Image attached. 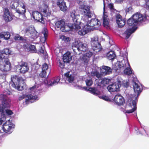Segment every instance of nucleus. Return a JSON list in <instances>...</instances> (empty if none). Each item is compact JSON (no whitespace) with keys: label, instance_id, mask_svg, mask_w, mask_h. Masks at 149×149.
Masks as SVG:
<instances>
[{"label":"nucleus","instance_id":"36","mask_svg":"<svg viewBox=\"0 0 149 149\" xmlns=\"http://www.w3.org/2000/svg\"><path fill=\"white\" fill-rule=\"evenodd\" d=\"M116 56L115 52L112 51H111L107 53L106 57L109 60H113Z\"/></svg>","mask_w":149,"mask_h":149},{"label":"nucleus","instance_id":"14","mask_svg":"<svg viewBox=\"0 0 149 149\" xmlns=\"http://www.w3.org/2000/svg\"><path fill=\"white\" fill-rule=\"evenodd\" d=\"M24 98H25V103L28 104L29 102H33L38 100L39 99L37 96L29 94L28 95H23L19 97V100H21Z\"/></svg>","mask_w":149,"mask_h":149},{"label":"nucleus","instance_id":"57","mask_svg":"<svg viewBox=\"0 0 149 149\" xmlns=\"http://www.w3.org/2000/svg\"><path fill=\"white\" fill-rule=\"evenodd\" d=\"M134 1V4H135V2H136V1Z\"/></svg>","mask_w":149,"mask_h":149},{"label":"nucleus","instance_id":"17","mask_svg":"<svg viewBox=\"0 0 149 149\" xmlns=\"http://www.w3.org/2000/svg\"><path fill=\"white\" fill-rule=\"evenodd\" d=\"M31 14V17L34 19L41 23L44 24L45 21L43 18L42 14L37 11H35L32 12Z\"/></svg>","mask_w":149,"mask_h":149},{"label":"nucleus","instance_id":"28","mask_svg":"<svg viewBox=\"0 0 149 149\" xmlns=\"http://www.w3.org/2000/svg\"><path fill=\"white\" fill-rule=\"evenodd\" d=\"M116 20L117 24L120 27H123L125 24V20L122 19V16L119 14L116 15Z\"/></svg>","mask_w":149,"mask_h":149},{"label":"nucleus","instance_id":"37","mask_svg":"<svg viewBox=\"0 0 149 149\" xmlns=\"http://www.w3.org/2000/svg\"><path fill=\"white\" fill-rule=\"evenodd\" d=\"M47 30L45 28H44L43 29V31H42V33L43 35V37H41L40 39V41L42 43H44L47 37Z\"/></svg>","mask_w":149,"mask_h":149},{"label":"nucleus","instance_id":"15","mask_svg":"<svg viewBox=\"0 0 149 149\" xmlns=\"http://www.w3.org/2000/svg\"><path fill=\"white\" fill-rule=\"evenodd\" d=\"M21 78L19 77L16 75H12L11 77V82L10 84L13 88L17 89L18 90H21L20 86L18 85V83L20 81Z\"/></svg>","mask_w":149,"mask_h":149},{"label":"nucleus","instance_id":"26","mask_svg":"<svg viewBox=\"0 0 149 149\" xmlns=\"http://www.w3.org/2000/svg\"><path fill=\"white\" fill-rule=\"evenodd\" d=\"M93 54V53L90 51L84 54L83 56L81 58V60L87 65L89 61V59Z\"/></svg>","mask_w":149,"mask_h":149},{"label":"nucleus","instance_id":"58","mask_svg":"<svg viewBox=\"0 0 149 149\" xmlns=\"http://www.w3.org/2000/svg\"><path fill=\"white\" fill-rule=\"evenodd\" d=\"M135 130H138V128L136 127V128H135Z\"/></svg>","mask_w":149,"mask_h":149},{"label":"nucleus","instance_id":"54","mask_svg":"<svg viewBox=\"0 0 149 149\" xmlns=\"http://www.w3.org/2000/svg\"><path fill=\"white\" fill-rule=\"evenodd\" d=\"M40 53L43 54L44 53L45 49L44 47H41L40 50Z\"/></svg>","mask_w":149,"mask_h":149},{"label":"nucleus","instance_id":"49","mask_svg":"<svg viewBox=\"0 0 149 149\" xmlns=\"http://www.w3.org/2000/svg\"><path fill=\"white\" fill-rule=\"evenodd\" d=\"M108 7L110 8V10L114 12L115 11V10L113 8V4L112 3H110L108 4Z\"/></svg>","mask_w":149,"mask_h":149},{"label":"nucleus","instance_id":"5","mask_svg":"<svg viewBox=\"0 0 149 149\" xmlns=\"http://www.w3.org/2000/svg\"><path fill=\"white\" fill-rule=\"evenodd\" d=\"M10 92L8 91H5L0 94V100L1 101L2 104L0 105V112L3 113L4 110L3 107L6 108L10 107V100L8 95L10 94Z\"/></svg>","mask_w":149,"mask_h":149},{"label":"nucleus","instance_id":"25","mask_svg":"<svg viewBox=\"0 0 149 149\" xmlns=\"http://www.w3.org/2000/svg\"><path fill=\"white\" fill-rule=\"evenodd\" d=\"M16 10L17 12L19 14L22 15L25 13L26 9L24 3L23 1L22 2H20V4L18 5V7Z\"/></svg>","mask_w":149,"mask_h":149},{"label":"nucleus","instance_id":"44","mask_svg":"<svg viewBox=\"0 0 149 149\" xmlns=\"http://www.w3.org/2000/svg\"><path fill=\"white\" fill-rule=\"evenodd\" d=\"M60 38L65 42H68L70 41L69 37L65 36L64 35L60 36Z\"/></svg>","mask_w":149,"mask_h":149},{"label":"nucleus","instance_id":"41","mask_svg":"<svg viewBox=\"0 0 149 149\" xmlns=\"http://www.w3.org/2000/svg\"><path fill=\"white\" fill-rule=\"evenodd\" d=\"M3 109H4V116L6 117V115H11L13 114V112L10 110L9 109H5L6 108L4 107H3Z\"/></svg>","mask_w":149,"mask_h":149},{"label":"nucleus","instance_id":"48","mask_svg":"<svg viewBox=\"0 0 149 149\" xmlns=\"http://www.w3.org/2000/svg\"><path fill=\"white\" fill-rule=\"evenodd\" d=\"M125 10L126 13L131 11L132 10V8L131 6L130 5L127 6L126 8H125Z\"/></svg>","mask_w":149,"mask_h":149},{"label":"nucleus","instance_id":"38","mask_svg":"<svg viewBox=\"0 0 149 149\" xmlns=\"http://www.w3.org/2000/svg\"><path fill=\"white\" fill-rule=\"evenodd\" d=\"M70 73L69 72L66 73L65 74V76L67 81L69 82H72L74 80V77L72 75L70 74Z\"/></svg>","mask_w":149,"mask_h":149},{"label":"nucleus","instance_id":"27","mask_svg":"<svg viewBox=\"0 0 149 149\" xmlns=\"http://www.w3.org/2000/svg\"><path fill=\"white\" fill-rule=\"evenodd\" d=\"M100 72L102 75L109 74L112 72V69L110 67L103 66L100 68Z\"/></svg>","mask_w":149,"mask_h":149},{"label":"nucleus","instance_id":"31","mask_svg":"<svg viewBox=\"0 0 149 149\" xmlns=\"http://www.w3.org/2000/svg\"><path fill=\"white\" fill-rule=\"evenodd\" d=\"M41 10L43 15L45 17H48L51 15V12L47 4L44 5L43 8Z\"/></svg>","mask_w":149,"mask_h":149},{"label":"nucleus","instance_id":"51","mask_svg":"<svg viewBox=\"0 0 149 149\" xmlns=\"http://www.w3.org/2000/svg\"><path fill=\"white\" fill-rule=\"evenodd\" d=\"M129 84V82L127 81L124 80L123 84H121V85H123L125 87H127L128 86Z\"/></svg>","mask_w":149,"mask_h":149},{"label":"nucleus","instance_id":"33","mask_svg":"<svg viewBox=\"0 0 149 149\" xmlns=\"http://www.w3.org/2000/svg\"><path fill=\"white\" fill-rule=\"evenodd\" d=\"M63 60L64 63H69L72 59V56L70 53L69 52L65 54L63 57Z\"/></svg>","mask_w":149,"mask_h":149},{"label":"nucleus","instance_id":"43","mask_svg":"<svg viewBox=\"0 0 149 149\" xmlns=\"http://www.w3.org/2000/svg\"><path fill=\"white\" fill-rule=\"evenodd\" d=\"M0 113L1 114V117L0 118V125H1L2 123L4 121L6 120V117L4 116V111L3 113L0 112Z\"/></svg>","mask_w":149,"mask_h":149},{"label":"nucleus","instance_id":"30","mask_svg":"<svg viewBox=\"0 0 149 149\" xmlns=\"http://www.w3.org/2000/svg\"><path fill=\"white\" fill-rule=\"evenodd\" d=\"M13 53V52L11 51L9 49H5L0 52V58H7V56H5V55L12 54Z\"/></svg>","mask_w":149,"mask_h":149},{"label":"nucleus","instance_id":"18","mask_svg":"<svg viewBox=\"0 0 149 149\" xmlns=\"http://www.w3.org/2000/svg\"><path fill=\"white\" fill-rule=\"evenodd\" d=\"M25 34L31 38L35 39L37 38L39 34L34 29L32 28H29L25 30Z\"/></svg>","mask_w":149,"mask_h":149},{"label":"nucleus","instance_id":"16","mask_svg":"<svg viewBox=\"0 0 149 149\" xmlns=\"http://www.w3.org/2000/svg\"><path fill=\"white\" fill-rule=\"evenodd\" d=\"M89 90L91 93L93 94L98 96V97L103 100L107 101H111L112 100V99L110 96H106L105 95H100V92L98 91L95 88H90Z\"/></svg>","mask_w":149,"mask_h":149},{"label":"nucleus","instance_id":"35","mask_svg":"<svg viewBox=\"0 0 149 149\" xmlns=\"http://www.w3.org/2000/svg\"><path fill=\"white\" fill-rule=\"evenodd\" d=\"M80 42V40H78L75 41L72 43V48L74 52H76V50L78 51L79 49L78 47H79Z\"/></svg>","mask_w":149,"mask_h":149},{"label":"nucleus","instance_id":"10","mask_svg":"<svg viewBox=\"0 0 149 149\" xmlns=\"http://www.w3.org/2000/svg\"><path fill=\"white\" fill-rule=\"evenodd\" d=\"M98 39L97 36H95L91 38L90 42L92 49L96 52H99L102 49L101 45L98 42Z\"/></svg>","mask_w":149,"mask_h":149},{"label":"nucleus","instance_id":"53","mask_svg":"<svg viewBox=\"0 0 149 149\" xmlns=\"http://www.w3.org/2000/svg\"><path fill=\"white\" fill-rule=\"evenodd\" d=\"M6 74H2L0 75V79H3V81L4 82L6 80Z\"/></svg>","mask_w":149,"mask_h":149},{"label":"nucleus","instance_id":"56","mask_svg":"<svg viewBox=\"0 0 149 149\" xmlns=\"http://www.w3.org/2000/svg\"><path fill=\"white\" fill-rule=\"evenodd\" d=\"M9 0H2L3 1H4L6 2H7Z\"/></svg>","mask_w":149,"mask_h":149},{"label":"nucleus","instance_id":"2","mask_svg":"<svg viewBox=\"0 0 149 149\" xmlns=\"http://www.w3.org/2000/svg\"><path fill=\"white\" fill-rule=\"evenodd\" d=\"M136 79L132 81L133 88L135 93L134 96L132 95L128 100L125 109L122 110L125 113H130L134 112L136 109V104L137 98L142 91V86L136 81Z\"/></svg>","mask_w":149,"mask_h":149},{"label":"nucleus","instance_id":"34","mask_svg":"<svg viewBox=\"0 0 149 149\" xmlns=\"http://www.w3.org/2000/svg\"><path fill=\"white\" fill-rule=\"evenodd\" d=\"M23 1L19 0H14L12 1L10 3V7L12 8L15 9L18 7V5L20 4V2Z\"/></svg>","mask_w":149,"mask_h":149},{"label":"nucleus","instance_id":"61","mask_svg":"<svg viewBox=\"0 0 149 149\" xmlns=\"http://www.w3.org/2000/svg\"><path fill=\"white\" fill-rule=\"evenodd\" d=\"M74 85V86L75 87V86H76V85Z\"/></svg>","mask_w":149,"mask_h":149},{"label":"nucleus","instance_id":"52","mask_svg":"<svg viewBox=\"0 0 149 149\" xmlns=\"http://www.w3.org/2000/svg\"><path fill=\"white\" fill-rule=\"evenodd\" d=\"M59 63V66L61 68H64L65 64L64 62L62 61L61 62L60 60H59L58 61Z\"/></svg>","mask_w":149,"mask_h":149},{"label":"nucleus","instance_id":"42","mask_svg":"<svg viewBox=\"0 0 149 149\" xmlns=\"http://www.w3.org/2000/svg\"><path fill=\"white\" fill-rule=\"evenodd\" d=\"M141 128L143 129V131L142 132H140V131H139V130L138 131V132L139 133H138V132H137V133L138 134H142L143 135H146V134L147 136H149V135L147 133V132H146V127L144 126H141Z\"/></svg>","mask_w":149,"mask_h":149},{"label":"nucleus","instance_id":"23","mask_svg":"<svg viewBox=\"0 0 149 149\" xmlns=\"http://www.w3.org/2000/svg\"><path fill=\"white\" fill-rule=\"evenodd\" d=\"M40 85L36 83L34 86L29 88L30 92L31 93V94L33 95H36V94H39L40 92Z\"/></svg>","mask_w":149,"mask_h":149},{"label":"nucleus","instance_id":"47","mask_svg":"<svg viewBox=\"0 0 149 149\" xmlns=\"http://www.w3.org/2000/svg\"><path fill=\"white\" fill-rule=\"evenodd\" d=\"M29 51L31 52H36V49L35 46L33 45H31L29 46Z\"/></svg>","mask_w":149,"mask_h":149},{"label":"nucleus","instance_id":"4","mask_svg":"<svg viewBox=\"0 0 149 149\" xmlns=\"http://www.w3.org/2000/svg\"><path fill=\"white\" fill-rule=\"evenodd\" d=\"M127 23L128 26V28L123 34V37L126 39L128 38L136 30L137 27L136 26L138 24L133 19L132 16L127 20Z\"/></svg>","mask_w":149,"mask_h":149},{"label":"nucleus","instance_id":"32","mask_svg":"<svg viewBox=\"0 0 149 149\" xmlns=\"http://www.w3.org/2000/svg\"><path fill=\"white\" fill-rule=\"evenodd\" d=\"M60 80V78L58 76L53 78L49 81V85L52 86L58 84Z\"/></svg>","mask_w":149,"mask_h":149},{"label":"nucleus","instance_id":"7","mask_svg":"<svg viewBox=\"0 0 149 149\" xmlns=\"http://www.w3.org/2000/svg\"><path fill=\"white\" fill-rule=\"evenodd\" d=\"M0 70L7 71L10 70L11 65L8 58H0Z\"/></svg>","mask_w":149,"mask_h":149},{"label":"nucleus","instance_id":"22","mask_svg":"<svg viewBox=\"0 0 149 149\" xmlns=\"http://www.w3.org/2000/svg\"><path fill=\"white\" fill-rule=\"evenodd\" d=\"M120 88V85H118V83L115 82L109 85L107 87V89L110 92L118 91Z\"/></svg>","mask_w":149,"mask_h":149},{"label":"nucleus","instance_id":"29","mask_svg":"<svg viewBox=\"0 0 149 149\" xmlns=\"http://www.w3.org/2000/svg\"><path fill=\"white\" fill-rule=\"evenodd\" d=\"M57 5L59 7L60 9L63 11L65 12L67 10V8L63 0H58Z\"/></svg>","mask_w":149,"mask_h":149},{"label":"nucleus","instance_id":"6","mask_svg":"<svg viewBox=\"0 0 149 149\" xmlns=\"http://www.w3.org/2000/svg\"><path fill=\"white\" fill-rule=\"evenodd\" d=\"M70 17L74 22V24H72L71 25L72 28L73 29H74L78 32L79 30H80V29H77L75 28L74 26L76 25H77L81 26L80 25L81 21H80L79 19L80 15H79L77 14L75 11H74L70 13Z\"/></svg>","mask_w":149,"mask_h":149},{"label":"nucleus","instance_id":"40","mask_svg":"<svg viewBox=\"0 0 149 149\" xmlns=\"http://www.w3.org/2000/svg\"><path fill=\"white\" fill-rule=\"evenodd\" d=\"M10 36V34L8 32H3L0 33V37L1 38H3L5 40L9 39Z\"/></svg>","mask_w":149,"mask_h":149},{"label":"nucleus","instance_id":"9","mask_svg":"<svg viewBox=\"0 0 149 149\" xmlns=\"http://www.w3.org/2000/svg\"><path fill=\"white\" fill-rule=\"evenodd\" d=\"M55 25L57 28H60L61 31L64 32H68L71 29H73L71 26L66 24L63 20L56 22Z\"/></svg>","mask_w":149,"mask_h":149},{"label":"nucleus","instance_id":"59","mask_svg":"<svg viewBox=\"0 0 149 149\" xmlns=\"http://www.w3.org/2000/svg\"><path fill=\"white\" fill-rule=\"evenodd\" d=\"M136 5L138 6V5H140V4L139 3L137 4H136Z\"/></svg>","mask_w":149,"mask_h":149},{"label":"nucleus","instance_id":"3","mask_svg":"<svg viewBox=\"0 0 149 149\" xmlns=\"http://www.w3.org/2000/svg\"><path fill=\"white\" fill-rule=\"evenodd\" d=\"M130 65L128 59L126 58L121 61H117L113 65L112 68L118 74L123 73L130 75L132 73V71L130 68Z\"/></svg>","mask_w":149,"mask_h":149},{"label":"nucleus","instance_id":"60","mask_svg":"<svg viewBox=\"0 0 149 149\" xmlns=\"http://www.w3.org/2000/svg\"><path fill=\"white\" fill-rule=\"evenodd\" d=\"M86 88V87H84V89H85V88Z\"/></svg>","mask_w":149,"mask_h":149},{"label":"nucleus","instance_id":"21","mask_svg":"<svg viewBox=\"0 0 149 149\" xmlns=\"http://www.w3.org/2000/svg\"><path fill=\"white\" fill-rule=\"evenodd\" d=\"M112 100L114 104L118 106L121 105L125 102L123 97L119 94L116 95L113 99Z\"/></svg>","mask_w":149,"mask_h":149},{"label":"nucleus","instance_id":"24","mask_svg":"<svg viewBox=\"0 0 149 149\" xmlns=\"http://www.w3.org/2000/svg\"><path fill=\"white\" fill-rule=\"evenodd\" d=\"M13 15L10 13L8 8H5V9L3 17L6 22L11 21L13 19Z\"/></svg>","mask_w":149,"mask_h":149},{"label":"nucleus","instance_id":"45","mask_svg":"<svg viewBox=\"0 0 149 149\" xmlns=\"http://www.w3.org/2000/svg\"><path fill=\"white\" fill-rule=\"evenodd\" d=\"M85 82L86 86H91L93 83V81L90 78L86 79L85 80Z\"/></svg>","mask_w":149,"mask_h":149},{"label":"nucleus","instance_id":"1","mask_svg":"<svg viewBox=\"0 0 149 149\" xmlns=\"http://www.w3.org/2000/svg\"><path fill=\"white\" fill-rule=\"evenodd\" d=\"M80 8L81 9V18L80 25H76L75 28L80 29L78 33L81 36H84L94 29L97 28L101 25L100 21L97 19H92L90 21L89 19L92 16V14L90 10V7L87 5H81Z\"/></svg>","mask_w":149,"mask_h":149},{"label":"nucleus","instance_id":"11","mask_svg":"<svg viewBox=\"0 0 149 149\" xmlns=\"http://www.w3.org/2000/svg\"><path fill=\"white\" fill-rule=\"evenodd\" d=\"M91 75L93 76H96L98 79H96L95 81L97 82H98V85H100V84L101 83L103 84L104 85H105V84H106L109 83L110 80L107 78H104L103 79H99L100 78L101 75L97 71H93L91 72Z\"/></svg>","mask_w":149,"mask_h":149},{"label":"nucleus","instance_id":"39","mask_svg":"<svg viewBox=\"0 0 149 149\" xmlns=\"http://www.w3.org/2000/svg\"><path fill=\"white\" fill-rule=\"evenodd\" d=\"M79 51H81L83 52L85 51L87 49V45L85 43H82L81 42L78 47Z\"/></svg>","mask_w":149,"mask_h":149},{"label":"nucleus","instance_id":"62","mask_svg":"<svg viewBox=\"0 0 149 149\" xmlns=\"http://www.w3.org/2000/svg\"><path fill=\"white\" fill-rule=\"evenodd\" d=\"M130 0V1H132V0Z\"/></svg>","mask_w":149,"mask_h":149},{"label":"nucleus","instance_id":"20","mask_svg":"<svg viewBox=\"0 0 149 149\" xmlns=\"http://www.w3.org/2000/svg\"><path fill=\"white\" fill-rule=\"evenodd\" d=\"M50 71V68H49L48 65L47 63H45L42 65V71L40 74V76L42 77H45L47 74L48 76Z\"/></svg>","mask_w":149,"mask_h":149},{"label":"nucleus","instance_id":"19","mask_svg":"<svg viewBox=\"0 0 149 149\" xmlns=\"http://www.w3.org/2000/svg\"><path fill=\"white\" fill-rule=\"evenodd\" d=\"M132 16L137 24L145 21L146 18V15L139 13H135Z\"/></svg>","mask_w":149,"mask_h":149},{"label":"nucleus","instance_id":"55","mask_svg":"<svg viewBox=\"0 0 149 149\" xmlns=\"http://www.w3.org/2000/svg\"><path fill=\"white\" fill-rule=\"evenodd\" d=\"M145 3L148 8H149V0H145Z\"/></svg>","mask_w":149,"mask_h":149},{"label":"nucleus","instance_id":"46","mask_svg":"<svg viewBox=\"0 0 149 149\" xmlns=\"http://www.w3.org/2000/svg\"><path fill=\"white\" fill-rule=\"evenodd\" d=\"M124 80L120 77H117L116 81L118 83V85H120V87L121 86V84H123Z\"/></svg>","mask_w":149,"mask_h":149},{"label":"nucleus","instance_id":"50","mask_svg":"<svg viewBox=\"0 0 149 149\" xmlns=\"http://www.w3.org/2000/svg\"><path fill=\"white\" fill-rule=\"evenodd\" d=\"M22 38V37L18 34L16 35L14 37V39L15 40H21Z\"/></svg>","mask_w":149,"mask_h":149},{"label":"nucleus","instance_id":"8","mask_svg":"<svg viewBox=\"0 0 149 149\" xmlns=\"http://www.w3.org/2000/svg\"><path fill=\"white\" fill-rule=\"evenodd\" d=\"M15 127V125L8 120L3 124L2 129L5 132L10 134L13 131Z\"/></svg>","mask_w":149,"mask_h":149},{"label":"nucleus","instance_id":"12","mask_svg":"<svg viewBox=\"0 0 149 149\" xmlns=\"http://www.w3.org/2000/svg\"><path fill=\"white\" fill-rule=\"evenodd\" d=\"M16 69H18L19 72L22 74L27 72L29 69L28 64L26 63L21 61L18 62V64L15 66Z\"/></svg>","mask_w":149,"mask_h":149},{"label":"nucleus","instance_id":"13","mask_svg":"<svg viewBox=\"0 0 149 149\" xmlns=\"http://www.w3.org/2000/svg\"><path fill=\"white\" fill-rule=\"evenodd\" d=\"M107 2V0H103V26L106 28L108 29L109 26V19L108 17V13L105 10V6Z\"/></svg>","mask_w":149,"mask_h":149}]
</instances>
